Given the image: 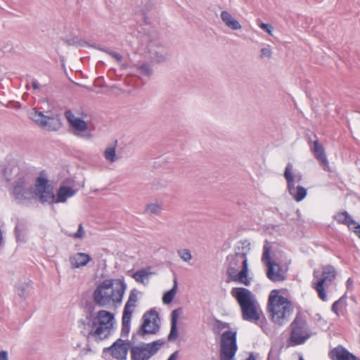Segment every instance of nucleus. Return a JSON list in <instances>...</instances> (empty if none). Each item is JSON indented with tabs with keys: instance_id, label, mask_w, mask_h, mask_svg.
<instances>
[{
	"instance_id": "f257e3e1",
	"label": "nucleus",
	"mask_w": 360,
	"mask_h": 360,
	"mask_svg": "<svg viewBox=\"0 0 360 360\" xmlns=\"http://www.w3.org/2000/svg\"><path fill=\"white\" fill-rule=\"evenodd\" d=\"M127 284L120 279H105L100 283L93 293L95 304L101 307L110 308L122 303Z\"/></svg>"
},
{
	"instance_id": "f03ea898",
	"label": "nucleus",
	"mask_w": 360,
	"mask_h": 360,
	"mask_svg": "<svg viewBox=\"0 0 360 360\" xmlns=\"http://www.w3.org/2000/svg\"><path fill=\"white\" fill-rule=\"evenodd\" d=\"M113 321L114 315L105 310H100L95 316H87L84 324H86L89 328L86 336L88 342H100L107 339L112 330Z\"/></svg>"
},
{
	"instance_id": "7ed1b4c3",
	"label": "nucleus",
	"mask_w": 360,
	"mask_h": 360,
	"mask_svg": "<svg viewBox=\"0 0 360 360\" xmlns=\"http://www.w3.org/2000/svg\"><path fill=\"white\" fill-rule=\"evenodd\" d=\"M267 308L272 321L279 326L288 321L293 311L291 302L280 295L278 290L270 292Z\"/></svg>"
},
{
	"instance_id": "20e7f679",
	"label": "nucleus",
	"mask_w": 360,
	"mask_h": 360,
	"mask_svg": "<svg viewBox=\"0 0 360 360\" xmlns=\"http://www.w3.org/2000/svg\"><path fill=\"white\" fill-rule=\"evenodd\" d=\"M226 261L229 265L227 274L229 280L247 286L250 285L251 282L248 276L247 252H237L234 255H229Z\"/></svg>"
},
{
	"instance_id": "39448f33",
	"label": "nucleus",
	"mask_w": 360,
	"mask_h": 360,
	"mask_svg": "<svg viewBox=\"0 0 360 360\" xmlns=\"http://www.w3.org/2000/svg\"><path fill=\"white\" fill-rule=\"evenodd\" d=\"M231 294L236 299L240 307L243 319L257 323L259 320L260 314L252 292L247 288H233Z\"/></svg>"
},
{
	"instance_id": "423d86ee",
	"label": "nucleus",
	"mask_w": 360,
	"mask_h": 360,
	"mask_svg": "<svg viewBox=\"0 0 360 360\" xmlns=\"http://www.w3.org/2000/svg\"><path fill=\"white\" fill-rule=\"evenodd\" d=\"M271 245L265 241L262 261L266 267V277L272 282H282L286 279L288 266L271 259Z\"/></svg>"
},
{
	"instance_id": "0eeeda50",
	"label": "nucleus",
	"mask_w": 360,
	"mask_h": 360,
	"mask_svg": "<svg viewBox=\"0 0 360 360\" xmlns=\"http://www.w3.org/2000/svg\"><path fill=\"white\" fill-rule=\"evenodd\" d=\"M314 276L316 281L312 282V287L317 292L319 297L323 301H326L327 295L325 288L328 287L335 278L336 271L335 268L331 265L323 266L321 275L318 271L315 270Z\"/></svg>"
},
{
	"instance_id": "6e6552de",
	"label": "nucleus",
	"mask_w": 360,
	"mask_h": 360,
	"mask_svg": "<svg viewBox=\"0 0 360 360\" xmlns=\"http://www.w3.org/2000/svg\"><path fill=\"white\" fill-rule=\"evenodd\" d=\"M290 327L289 341L292 346L304 344L311 336L307 321L300 314L296 315Z\"/></svg>"
},
{
	"instance_id": "1a4fd4ad",
	"label": "nucleus",
	"mask_w": 360,
	"mask_h": 360,
	"mask_svg": "<svg viewBox=\"0 0 360 360\" xmlns=\"http://www.w3.org/2000/svg\"><path fill=\"white\" fill-rule=\"evenodd\" d=\"M29 117L41 128L49 131H56L62 127L59 115H44L42 112L32 109L28 113Z\"/></svg>"
},
{
	"instance_id": "9d476101",
	"label": "nucleus",
	"mask_w": 360,
	"mask_h": 360,
	"mask_svg": "<svg viewBox=\"0 0 360 360\" xmlns=\"http://www.w3.org/2000/svg\"><path fill=\"white\" fill-rule=\"evenodd\" d=\"M237 333L226 330L221 335L219 358L220 360H235V355L238 350L236 343Z\"/></svg>"
},
{
	"instance_id": "9b49d317",
	"label": "nucleus",
	"mask_w": 360,
	"mask_h": 360,
	"mask_svg": "<svg viewBox=\"0 0 360 360\" xmlns=\"http://www.w3.org/2000/svg\"><path fill=\"white\" fill-rule=\"evenodd\" d=\"M164 345V341L159 340L150 343H141L130 347L131 360H149Z\"/></svg>"
},
{
	"instance_id": "f8f14e48",
	"label": "nucleus",
	"mask_w": 360,
	"mask_h": 360,
	"mask_svg": "<svg viewBox=\"0 0 360 360\" xmlns=\"http://www.w3.org/2000/svg\"><path fill=\"white\" fill-rule=\"evenodd\" d=\"M65 117L74 135L86 140H90L93 137L88 129L87 123L82 119L76 117L71 110H66Z\"/></svg>"
},
{
	"instance_id": "ddd939ff",
	"label": "nucleus",
	"mask_w": 360,
	"mask_h": 360,
	"mask_svg": "<svg viewBox=\"0 0 360 360\" xmlns=\"http://www.w3.org/2000/svg\"><path fill=\"white\" fill-rule=\"evenodd\" d=\"M158 316V313L153 309L145 314L143 316V323L136 333L132 335L131 340L135 342L137 336L143 337L148 334H155L160 328L156 320Z\"/></svg>"
},
{
	"instance_id": "4468645a",
	"label": "nucleus",
	"mask_w": 360,
	"mask_h": 360,
	"mask_svg": "<svg viewBox=\"0 0 360 360\" xmlns=\"http://www.w3.org/2000/svg\"><path fill=\"white\" fill-rule=\"evenodd\" d=\"M34 196L41 202L56 203V195L53 193V188L44 177L39 176L36 179Z\"/></svg>"
},
{
	"instance_id": "2eb2a0df",
	"label": "nucleus",
	"mask_w": 360,
	"mask_h": 360,
	"mask_svg": "<svg viewBox=\"0 0 360 360\" xmlns=\"http://www.w3.org/2000/svg\"><path fill=\"white\" fill-rule=\"evenodd\" d=\"M12 195L20 203L34 198V191L32 185L25 179L24 176H19L15 181V185L12 191Z\"/></svg>"
},
{
	"instance_id": "dca6fc26",
	"label": "nucleus",
	"mask_w": 360,
	"mask_h": 360,
	"mask_svg": "<svg viewBox=\"0 0 360 360\" xmlns=\"http://www.w3.org/2000/svg\"><path fill=\"white\" fill-rule=\"evenodd\" d=\"M292 165L288 163L285 169L284 177L287 181L289 193L297 202H300L306 197L307 189L302 186H295V176L292 173Z\"/></svg>"
},
{
	"instance_id": "f3484780",
	"label": "nucleus",
	"mask_w": 360,
	"mask_h": 360,
	"mask_svg": "<svg viewBox=\"0 0 360 360\" xmlns=\"http://www.w3.org/2000/svg\"><path fill=\"white\" fill-rule=\"evenodd\" d=\"M131 342L121 338L117 339L110 347L103 349V353L110 354L116 360H127Z\"/></svg>"
},
{
	"instance_id": "a211bd4d",
	"label": "nucleus",
	"mask_w": 360,
	"mask_h": 360,
	"mask_svg": "<svg viewBox=\"0 0 360 360\" xmlns=\"http://www.w3.org/2000/svg\"><path fill=\"white\" fill-rule=\"evenodd\" d=\"M149 58L155 63H164L167 59V51L157 41H150L147 45Z\"/></svg>"
},
{
	"instance_id": "6ab92c4d",
	"label": "nucleus",
	"mask_w": 360,
	"mask_h": 360,
	"mask_svg": "<svg viewBox=\"0 0 360 360\" xmlns=\"http://www.w3.org/2000/svg\"><path fill=\"white\" fill-rule=\"evenodd\" d=\"M311 151L316 159L319 162L320 165L325 171H330L329 162L327 159L324 148L316 140L313 142V146L311 147Z\"/></svg>"
},
{
	"instance_id": "aec40b11",
	"label": "nucleus",
	"mask_w": 360,
	"mask_h": 360,
	"mask_svg": "<svg viewBox=\"0 0 360 360\" xmlns=\"http://www.w3.org/2000/svg\"><path fill=\"white\" fill-rule=\"evenodd\" d=\"M91 260L89 255L83 252H77L71 255L69 258L72 269H79L85 266Z\"/></svg>"
},
{
	"instance_id": "412c9836",
	"label": "nucleus",
	"mask_w": 360,
	"mask_h": 360,
	"mask_svg": "<svg viewBox=\"0 0 360 360\" xmlns=\"http://www.w3.org/2000/svg\"><path fill=\"white\" fill-rule=\"evenodd\" d=\"M330 356L332 360H359L342 346L331 350Z\"/></svg>"
},
{
	"instance_id": "4be33fe9",
	"label": "nucleus",
	"mask_w": 360,
	"mask_h": 360,
	"mask_svg": "<svg viewBox=\"0 0 360 360\" xmlns=\"http://www.w3.org/2000/svg\"><path fill=\"white\" fill-rule=\"evenodd\" d=\"M77 192V189L66 186H60L56 193V203L65 202L68 198L74 196Z\"/></svg>"
},
{
	"instance_id": "5701e85b",
	"label": "nucleus",
	"mask_w": 360,
	"mask_h": 360,
	"mask_svg": "<svg viewBox=\"0 0 360 360\" xmlns=\"http://www.w3.org/2000/svg\"><path fill=\"white\" fill-rule=\"evenodd\" d=\"M153 274V272L151 271V268L147 267L137 270L131 275V277L136 282L141 283L143 285H147L149 283L150 277Z\"/></svg>"
},
{
	"instance_id": "b1692460",
	"label": "nucleus",
	"mask_w": 360,
	"mask_h": 360,
	"mask_svg": "<svg viewBox=\"0 0 360 360\" xmlns=\"http://www.w3.org/2000/svg\"><path fill=\"white\" fill-rule=\"evenodd\" d=\"M137 301V290L136 289H132L129 292V296L124 307L122 314L131 316Z\"/></svg>"
},
{
	"instance_id": "393cba45",
	"label": "nucleus",
	"mask_w": 360,
	"mask_h": 360,
	"mask_svg": "<svg viewBox=\"0 0 360 360\" xmlns=\"http://www.w3.org/2000/svg\"><path fill=\"white\" fill-rule=\"evenodd\" d=\"M221 19L223 22L233 30H238L241 29V25L228 11H223L221 13Z\"/></svg>"
},
{
	"instance_id": "a878e982",
	"label": "nucleus",
	"mask_w": 360,
	"mask_h": 360,
	"mask_svg": "<svg viewBox=\"0 0 360 360\" xmlns=\"http://www.w3.org/2000/svg\"><path fill=\"white\" fill-rule=\"evenodd\" d=\"M334 219L339 224H343L347 225L349 229H353V225L356 224V221L352 219V217L346 211L340 212L337 213L334 216Z\"/></svg>"
},
{
	"instance_id": "bb28decb",
	"label": "nucleus",
	"mask_w": 360,
	"mask_h": 360,
	"mask_svg": "<svg viewBox=\"0 0 360 360\" xmlns=\"http://www.w3.org/2000/svg\"><path fill=\"white\" fill-rule=\"evenodd\" d=\"M179 315V309H175L172 312L171 329L168 335L169 341H174L178 337L177 320Z\"/></svg>"
},
{
	"instance_id": "cd10ccee",
	"label": "nucleus",
	"mask_w": 360,
	"mask_h": 360,
	"mask_svg": "<svg viewBox=\"0 0 360 360\" xmlns=\"http://www.w3.org/2000/svg\"><path fill=\"white\" fill-rule=\"evenodd\" d=\"M116 144L117 141L114 145L108 146L103 152V156L105 160L110 163L115 162L118 160V157L116 154Z\"/></svg>"
},
{
	"instance_id": "c85d7f7f",
	"label": "nucleus",
	"mask_w": 360,
	"mask_h": 360,
	"mask_svg": "<svg viewBox=\"0 0 360 360\" xmlns=\"http://www.w3.org/2000/svg\"><path fill=\"white\" fill-rule=\"evenodd\" d=\"M173 282L174 285L172 289L166 292L162 297V302L164 304H170L173 300L175 295L176 294L178 288V282L176 277H174Z\"/></svg>"
},
{
	"instance_id": "c756f323",
	"label": "nucleus",
	"mask_w": 360,
	"mask_h": 360,
	"mask_svg": "<svg viewBox=\"0 0 360 360\" xmlns=\"http://www.w3.org/2000/svg\"><path fill=\"white\" fill-rule=\"evenodd\" d=\"M131 318V316L122 314V326L121 330V335L122 337H127L129 335Z\"/></svg>"
},
{
	"instance_id": "7c9ffc66",
	"label": "nucleus",
	"mask_w": 360,
	"mask_h": 360,
	"mask_svg": "<svg viewBox=\"0 0 360 360\" xmlns=\"http://www.w3.org/2000/svg\"><path fill=\"white\" fill-rule=\"evenodd\" d=\"M136 70L139 74L147 77L151 76L153 72L151 65L148 63L136 66Z\"/></svg>"
},
{
	"instance_id": "2f4dec72",
	"label": "nucleus",
	"mask_w": 360,
	"mask_h": 360,
	"mask_svg": "<svg viewBox=\"0 0 360 360\" xmlns=\"http://www.w3.org/2000/svg\"><path fill=\"white\" fill-rule=\"evenodd\" d=\"M229 323L217 320L213 327V333L214 334H219L221 330L226 328H229Z\"/></svg>"
},
{
	"instance_id": "473e14b6",
	"label": "nucleus",
	"mask_w": 360,
	"mask_h": 360,
	"mask_svg": "<svg viewBox=\"0 0 360 360\" xmlns=\"http://www.w3.org/2000/svg\"><path fill=\"white\" fill-rule=\"evenodd\" d=\"M162 210L161 205L158 203L148 204L146 211L149 214H158Z\"/></svg>"
},
{
	"instance_id": "72a5a7b5",
	"label": "nucleus",
	"mask_w": 360,
	"mask_h": 360,
	"mask_svg": "<svg viewBox=\"0 0 360 360\" xmlns=\"http://www.w3.org/2000/svg\"><path fill=\"white\" fill-rule=\"evenodd\" d=\"M177 252L181 259L186 262H188L192 258L191 251L188 249L179 250Z\"/></svg>"
},
{
	"instance_id": "f704fd0d",
	"label": "nucleus",
	"mask_w": 360,
	"mask_h": 360,
	"mask_svg": "<svg viewBox=\"0 0 360 360\" xmlns=\"http://www.w3.org/2000/svg\"><path fill=\"white\" fill-rule=\"evenodd\" d=\"M69 236L75 239H82L85 236V231L82 226V224H79L78 226V230L76 233L68 234Z\"/></svg>"
},
{
	"instance_id": "c9c22d12",
	"label": "nucleus",
	"mask_w": 360,
	"mask_h": 360,
	"mask_svg": "<svg viewBox=\"0 0 360 360\" xmlns=\"http://www.w3.org/2000/svg\"><path fill=\"white\" fill-rule=\"evenodd\" d=\"M272 50L270 48V46L269 45H266V46L263 47L261 49V51H260V58L261 59H263V58H271V56H272Z\"/></svg>"
},
{
	"instance_id": "e433bc0d",
	"label": "nucleus",
	"mask_w": 360,
	"mask_h": 360,
	"mask_svg": "<svg viewBox=\"0 0 360 360\" xmlns=\"http://www.w3.org/2000/svg\"><path fill=\"white\" fill-rule=\"evenodd\" d=\"M99 49L113 57L117 62H121L122 60V56L117 52L110 51L104 48H100Z\"/></svg>"
},
{
	"instance_id": "4c0bfd02",
	"label": "nucleus",
	"mask_w": 360,
	"mask_h": 360,
	"mask_svg": "<svg viewBox=\"0 0 360 360\" xmlns=\"http://www.w3.org/2000/svg\"><path fill=\"white\" fill-rule=\"evenodd\" d=\"M343 302H344L343 297H341L338 300L335 301L332 305V307H331L332 311L333 312H335L336 314H338V310L342 306Z\"/></svg>"
},
{
	"instance_id": "58836bf2",
	"label": "nucleus",
	"mask_w": 360,
	"mask_h": 360,
	"mask_svg": "<svg viewBox=\"0 0 360 360\" xmlns=\"http://www.w3.org/2000/svg\"><path fill=\"white\" fill-rule=\"evenodd\" d=\"M259 27L261 29H262L263 30L266 31L270 35L273 34L272 32H273V30H274V27H273V26L271 25L264 23V22H261L259 25Z\"/></svg>"
},
{
	"instance_id": "ea45409f",
	"label": "nucleus",
	"mask_w": 360,
	"mask_h": 360,
	"mask_svg": "<svg viewBox=\"0 0 360 360\" xmlns=\"http://www.w3.org/2000/svg\"><path fill=\"white\" fill-rule=\"evenodd\" d=\"M16 291L20 297H25L27 296L26 288H24L23 286L18 287Z\"/></svg>"
},
{
	"instance_id": "a19ab883",
	"label": "nucleus",
	"mask_w": 360,
	"mask_h": 360,
	"mask_svg": "<svg viewBox=\"0 0 360 360\" xmlns=\"http://www.w3.org/2000/svg\"><path fill=\"white\" fill-rule=\"evenodd\" d=\"M351 230H352L355 234L360 238V224H358L356 221V224L353 225V229H352Z\"/></svg>"
},
{
	"instance_id": "79ce46f5",
	"label": "nucleus",
	"mask_w": 360,
	"mask_h": 360,
	"mask_svg": "<svg viewBox=\"0 0 360 360\" xmlns=\"http://www.w3.org/2000/svg\"><path fill=\"white\" fill-rule=\"evenodd\" d=\"M353 279L352 278H349L346 282L347 288L349 290H352L353 289Z\"/></svg>"
},
{
	"instance_id": "37998d69",
	"label": "nucleus",
	"mask_w": 360,
	"mask_h": 360,
	"mask_svg": "<svg viewBox=\"0 0 360 360\" xmlns=\"http://www.w3.org/2000/svg\"><path fill=\"white\" fill-rule=\"evenodd\" d=\"M0 360H8V352L6 351L0 352Z\"/></svg>"
},
{
	"instance_id": "c03bdc74",
	"label": "nucleus",
	"mask_w": 360,
	"mask_h": 360,
	"mask_svg": "<svg viewBox=\"0 0 360 360\" xmlns=\"http://www.w3.org/2000/svg\"><path fill=\"white\" fill-rule=\"evenodd\" d=\"M179 356V352L176 351L173 352L168 358L167 360H176Z\"/></svg>"
},
{
	"instance_id": "a18cd8bd",
	"label": "nucleus",
	"mask_w": 360,
	"mask_h": 360,
	"mask_svg": "<svg viewBox=\"0 0 360 360\" xmlns=\"http://www.w3.org/2000/svg\"><path fill=\"white\" fill-rule=\"evenodd\" d=\"M179 356V352L176 351L173 352L168 358L167 360H176Z\"/></svg>"
},
{
	"instance_id": "49530a36",
	"label": "nucleus",
	"mask_w": 360,
	"mask_h": 360,
	"mask_svg": "<svg viewBox=\"0 0 360 360\" xmlns=\"http://www.w3.org/2000/svg\"><path fill=\"white\" fill-rule=\"evenodd\" d=\"M67 43L69 45H76L78 43V40L77 38H73V39L67 40Z\"/></svg>"
},
{
	"instance_id": "de8ad7c7",
	"label": "nucleus",
	"mask_w": 360,
	"mask_h": 360,
	"mask_svg": "<svg viewBox=\"0 0 360 360\" xmlns=\"http://www.w3.org/2000/svg\"><path fill=\"white\" fill-rule=\"evenodd\" d=\"M32 86L34 89H38L39 88V84L36 80L32 82Z\"/></svg>"
},
{
	"instance_id": "09e8293b",
	"label": "nucleus",
	"mask_w": 360,
	"mask_h": 360,
	"mask_svg": "<svg viewBox=\"0 0 360 360\" xmlns=\"http://www.w3.org/2000/svg\"><path fill=\"white\" fill-rule=\"evenodd\" d=\"M245 360H256L252 354H251L247 359Z\"/></svg>"
},
{
	"instance_id": "8fccbe9b",
	"label": "nucleus",
	"mask_w": 360,
	"mask_h": 360,
	"mask_svg": "<svg viewBox=\"0 0 360 360\" xmlns=\"http://www.w3.org/2000/svg\"><path fill=\"white\" fill-rule=\"evenodd\" d=\"M15 232H16L17 238H18V237H19L18 233V226H16V227H15Z\"/></svg>"
},
{
	"instance_id": "3c124183",
	"label": "nucleus",
	"mask_w": 360,
	"mask_h": 360,
	"mask_svg": "<svg viewBox=\"0 0 360 360\" xmlns=\"http://www.w3.org/2000/svg\"><path fill=\"white\" fill-rule=\"evenodd\" d=\"M299 360H304L302 356H300Z\"/></svg>"
},
{
	"instance_id": "603ef678",
	"label": "nucleus",
	"mask_w": 360,
	"mask_h": 360,
	"mask_svg": "<svg viewBox=\"0 0 360 360\" xmlns=\"http://www.w3.org/2000/svg\"><path fill=\"white\" fill-rule=\"evenodd\" d=\"M297 179L298 181H300L301 179V176H300L299 177H297Z\"/></svg>"
}]
</instances>
